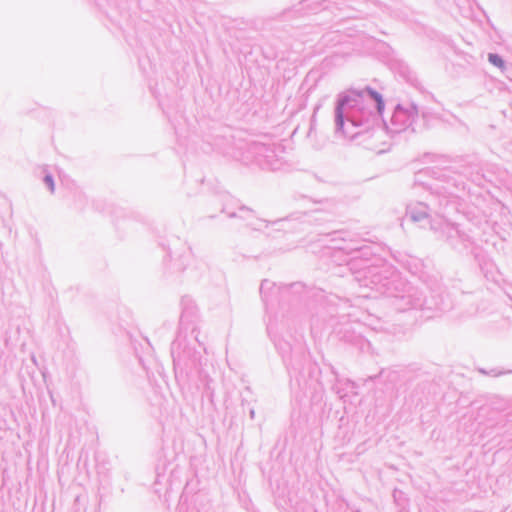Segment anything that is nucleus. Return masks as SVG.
I'll list each match as a JSON object with an SVG mask.
<instances>
[{"mask_svg":"<svg viewBox=\"0 0 512 512\" xmlns=\"http://www.w3.org/2000/svg\"><path fill=\"white\" fill-rule=\"evenodd\" d=\"M488 59H489L490 63L493 64L494 66H496L500 69L504 68V61L502 60V58L499 55L489 54Z\"/></svg>","mask_w":512,"mask_h":512,"instance_id":"1","label":"nucleus"},{"mask_svg":"<svg viewBox=\"0 0 512 512\" xmlns=\"http://www.w3.org/2000/svg\"><path fill=\"white\" fill-rule=\"evenodd\" d=\"M45 182H46V184L48 185V187H49L50 191H52V192H53V191H54V182H53L52 177H51V176H49V175H48V176H46V177H45Z\"/></svg>","mask_w":512,"mask_h":512,"instance_id":"2","label":"nucleus"},{"mask_svg":"<svg viewBox=\"0 0 512 512\" xmlns=\"http://www.w3.org/2000/svg\"><path fill=\"white\" fill-rule=\"evenodd\" d=\"M374 98L378 102V110L381 111L383 109V102L381 97L377 93H373Z\"/></svg>","mask_w":512,"mask_h":512,"instance_id":"3","label":"nucleus"}]
</instances>
